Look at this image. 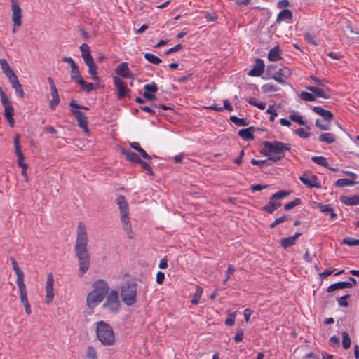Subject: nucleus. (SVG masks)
I'll use <instances>...</instances> for the list:
<instances>
[{
    "label": "nucleus",
    "mask_w": 359,
    "mask_h": 359,
    "mask_svg": "<svg viewBox=\"0 0 359 359\" xmlns=\"http://www.w3.org/2000/svg\"><path fill=\"white\" fill-rule=\"evenodd\" d=\"M88 235L85 225L79 222L77 226V235L75 244V252L79 261V277H82L90 268V255L87 250Z\"/></svg>",
    "instance_id": "nucleus-1"
},
{
    "label": "nucleus",
    "mask_w": 359,
    "mask_h": 359,
    "mask_svg": "<svg viewBox=\"0 0 359 359\" xmlns=\"http://www.w3.org/2000/svg\"><path fill=\"white\" fill-rule=\"evenodd\" d=\"M93 287V290L88 293L86 298L87 305L90 309H94L101 303L109 291L108 284L103 280H97Z\"/></svg>",
    "instance_id": "nucleus-2"
},
{
    "label": "nucleus",
    "mask_w": 359,
    "mask_h": 359,
    "mask_svg": "<svg viewBox=\"0 0 359 359\" xmlns=\"http://www.w3.org/2000/svg\"><path fill=\"white\" fill-rule=\"evenodd\" d=\"M116 203L120 210L121 222L123 228L128 238H133L134 233L132 230V226L129 217L128 203L123 196H118L116 199Z\"/></svg>",
    "instance_id": "nucleus-3"
},
{
    "label": "nucleus",
    "mask_w": 359,
    "mask_h": 359,
    "mask_svg": "<svg viewBox=\"0 0 359 359\" xmlns=\"http://www.w3.org/2000/svg\"><path fill=\"white\" fill-rule=\"evenodd\" d=\"M96 334L104 346H111L115 342V335L112 327L104 321L97 323Z\"/></svg>",
    "instance_id": "nucleus-4"
},
{
    "label": "nucleus",
    "mask_w": 359,
    "mask_h": 359,
    "mask_svg": "<svg viewBox=\"0 0 359 359\" xmlns=\"http://www.w3.org/2000/svg\"><path fill=\"white\" fill-rule=\"evenodd\" d=\"M137 285L135 283H126L122 287L121 295L122 301L128 306H132L136 302Z\"/></svg>",
    "instance_id": "nucleus-5"
},
{
    "label": "nucleus",
    "mask_w": 359,
    "mask_h": 359,
    "mask_svg": "<svg viewBox=\"0 0 359 359\" xmlns=\"http://www.w3.org/2000/svg\"><path fill=\"white\" fill-rule=\"evenodd\" d=\"M289 194L287 191H280L272 194L269 203L263 207V210L269 214L273 213L281 206L282 203L280 201L287 197Z\"/></svg>",
    "instance_id": "nucleus-6"
},
{
    "label": "nucleus",
    "mask_w": 359,
    "mask_h": 359,
    "mask_svg": "<svg viewBox=\"0 0 359 359\" xmlns=\"http://www.w3.org/2000/svg\"><path fill=\"white\" fill-rule=\"evenodd\" d=\"M263 145L271 153L276 154H283L285 151H290L291 149L290 144L283 143L280 141H264Z\"/></svg>",
    "instance_id": "nucleus-7"
},
{
    "label": "nucleus",
    "mask_w": 359,
    "mask_h": 359,
    "mask_svg": "<svg viewBox=\"0 0 359 359\" xmlns=\"http://www.w3.org/2000/svg\"><path fill=\"white\" fill-rule=\"evenodd\" d=\"M120 302L118 292L115 290L111 291L104 304V306L111 312H116L120 308Z\"/></svg>",
    "instance_id": "nucleus-8"
},
{
    "label": "nucleus",
    "mask_w": 359,
    "mask_h": 359,
    "mask_svg": "<svg viewBox=\"0 0 359 359\" xmlns=\"http://www.w3.org/2000/svg\"><path fill=\"white\" fill-rule=\"evenodd\" d=\"M12 11V21L13 26L20 27L22 24V10L20 8L18 0H11Z\"/></svg>",
    "instance_id": "nucleus-9"
},
{
    "label": "nucleus",
    "mask_w": 359,
    "mask_h": 359,
    "mask_svg": "<svg viewBox=\"0 0 359 359\" xmlns=\"http://www.w3.org/2000/svg\"><path fill=\"white\" fill-rule=\"evenodd\" d=\"M53 285H54V277L51 273H48L47 280L46 283V297H45V302L46 304H50L54 298V291H53Z\"/></svg>",
    "instance_id": "nucleus-10"
},
{
    "label": "nucleus",
    "mask_w": 359,
    "mask_h": 359,
    "mask_svg": "<svg viewBox=\"0 0 359 359\" xmlns=\"http://www.w3.org/2000/svg\"><path fill=\"white\" fill-rule=\"evenodd\" d=\"M306 89L314 94L315 97L329 99L331 97V90L327 87H316L312 86H306Z\"/></svg>",
    "instance_id": "nucleus-11"
},
{
    "label": "nucleus",
    "mask_w": 359,
    "mask_h": 359,
    "mask_svg": "<svg viewBox=\"0 0 359 359\" xmlns=\"http://www.w3.org/2000/svg\"><path fill=\"white\" fill-rule=\"evenodd\" d=\"M299 180L308 188H317L321 187V184L315 175H303L299 177Z\"/></svg>",
    "instance_id": "nucleus-12"
},
{
    "label": "nucleus",
    "mask_w": 359,
    "mask_h": 359,
    "mask_svg": "<svg viewBox=\"0 0 359 359\" xmlns=\"http://www.w3.org/2000/svg\"><path fill=\"white\" fill-rule=\"evenodd\" d=\"M290 75L291 70L288 67H284L276 72L273 74L272 78L278 83L285 84L286 83V79L290 77Z\"/></svg>",
    "instance_id": "nucleus-13"
},
{
    "label": "nucleus",
    "mask_w": 359,
    "mask_h": 359,
    "mask_svg": "<svg viewBox=\"0 0 359 359\" xmlns=\"http://www.w3.org/2000/svg\"><path fill=\"white\" fill-rule=\"evenodd\" d=\"M71 112L76 118L78 126L82 128L84 132L88 133V119L85 114L82 111L75 109H71Z\"/></svg>",
    "instance_id": "nucleus-14"
},
{
    "label": "nucleus",
    "mask_w": 359,
    "mask_h": 359,
    "mask_svg": "<svg viewBox=\"0 0 359 359\" xmlns=\"http://www.w3.org/2000/svg\"><path fill=\"white\" fill-rule=\"evenodd\" d=\"M113 82L118 90V98L121 100L126 97L127 87L125 82L118 76L114 77Z\"/></svg>",
    "instance_id": "nucleus-15"
},
{
    "label": "nucleus",
    "mask_w": 359,
    "mask_h": 359,
    "mask_svg": "<svg viewBox=\"0 0 359 359\" xmlns=\"http://www.w3.org/2000/svg\"><path fill=\"white\" fill-rule=\"evenodd\" d=\"M116 74L118 76H122L123 78H128L133 79V74L132 72L128 68V65L127 62H123L119 64L116 68Z\"/></svg>",
    "instance_id": "nucleus-16"
},
{
    "label": "nucleus",
    "mask_w": 359,
    "mask_h": 359,
    "mask_svg": "<svg viewBox=\"0 0 359 359\" xmlns=\"http://www.w3.org/2000/svg\"><path fill=\"white\" fill-rule=\"evenodd\" d=\"M311 110L321 116L325 122L330 123L333 119V114L330 110L325 109L318 106L311 107Z\"/></svg>",
    "instance_id": "nucleus-17"
},
{
    "label": "nucleus",
    "mask_w": 359,
    "mask_h": 359,
    "mask_svg": "<svg viewBox=\"0 0 359 359\" xmlns=\"http://www.w3.org/2000/svg\"><path fill=\"white\" fill-rule=\"evenodd\" d=\"M264 69V62L262 59H256L255 65L248 72V74L250 76H259Z\"/></svg>",
    "instance_id": "nucleus-18"
},
{
    "label": "nucleus",
    "mask_w": 359,
    "mask_h": 359,
    "mask_svg": "<svg viewBox=\"0 0 359 359\" xmlns=\"http://www.w3.org/2000/svg\"><path fill=\"white\" fill-rule=\"evenodd\" d=\"M4 108V117H5L6 120L8 122L11 128H13L14 124H15V121L13 118L14 108L12 106V104L5 106Z\"/></svg>",
    "instance_id": "nucleus-19"
},
{
    "label": "nucleus",
    "mask_w": 359,
    "mask_h": 359,
    "mask_svg": "<svg viewBox=\"0 0 359 359\" xmlns=\"http://www.w3.org/2000/svg\"><path fill=\"white\" fill-rule=\"evenodd\" d=\"M301 236L300 233L297 232L294 235L280 240V245L284 249H287L294 245L296 240Z\"/></svg>",
    "instance_id": "nucleus-20"
},
{
    "label": "nucleus",
    "mask_w": 359,
    "mask_h": 359,
    "mask_svg": "<svg viewBox=\"0 0 359 359\" xmlns=\"http://www.w3.org/2000/svg\"><path fill=\"white\" fill-rule=\"evenodd\" d=\"M10 259L11 261L13 269L14 270V271L15 272V274L17 276L16 283H20L24 282V273L20 269L18 262L13 257H11Z\"/></svg>",
    "instance_id": "nucleus-21"
},
{
    "label": "nucleus",
    "mask_w": 359,
    "mask_h": 359,
    "mask_svg": "<svg viewBox=\"0 0 359 359\" xmlns=\"http://www.w3.org/2000/svg\"><path fill=\"white\" fill-rule=\"evenodd\" d=\"M79 49L81 52V56L84 60L85 63L93 61V58L90 53V47L86 43H83L79 47Z\"/></svg>",
    "instance_id": "nucleus-22"
},
{
    "label": "nucleus",
    "mask_w": 359,
    "mask_h": 359,
    "mask_svg": "<svg viewBox=\"0 0 359 359\" xmlns=\"http://www.w3.org/2000/svg\"><path fill=\"white\" fill-rule=\"evenodd\" d=\"M86 65L88 67V72L92 76L93 80L95 82L98 83L100 81V77L98 76L97 67L95 65L94 60L87 62Z\"/></svg>",
    "instance_id": "nucleus-23"
},
{
    "label": "nucleus",
    "mask_w": 359,
    "mask_h": 359,
    "mask_svg": "<svg viewBox=\"0 0 359 359\" xmlns=\"http://www.w3.org/2000/svg\"><path fill=\"white\" fill-rule=\"evenodd\" d=\"M254 130L255 128L253 127H249L247 128L241 129L238 131V135L245 141L253 140Z\"/></svg>",
    "instance_id": "nucleus-24"
},
{
    "label": "nucleus",
    "mask_w": 359,
    "mask_h": 359,
    "mask_svg": "<svg viewBox=\"0 0 359 359\" xmlns=\"http://www.w3.org/2000/svg\"><path fill=\"white\" fill-rule=\"evenodd\" d=\"M345 288H351V285L349 284V282L341 281L332 284L330 286H328V287L327 288V292H332L337 290H342Z\"/></svg>",
    "instance_id": "nucleus-25"
},
{
    "label": "nucleus",
    "mask_w": 359,
    "mask_h": 359,
    "mask_svg": "<svg viewBox=\"0 0 359 359\" xmlns=\"http://www.w3.org/2000/svg\"><path fill=\"white\" fill-rule=\"evenodd\" d=\"M269 60L270 61H277L281 59V50L279 46H276L271 49L268 53L267 56Z\"/></svg>",
    "instance_id": "nucleus-26"
},
{
    "label": "nucleus",
    "mask_w": 359,
    "mask_h": 359,
    "mask_svg": "<svg viewBox=\"0 0 359 359\" xmlns=\"http://www.w3.org/2000/svg\"><path fill=\"white\" fill-rule=\"evenodd\" d=\"M17 285H18V287L19 289V293H20V297L21 302L22 303L23 305L29 304L28 299H27V296L26 286H25L24 282L17 283Z\"/></svg>",
    "instance_id": "nucleus-27"
},
{
    "label": "nucleus",
    "mask_w": 359,
    "mask_h": 359,
    "mask_svg": "<svg viewBox=\"0 0 359 359\" xmlns=\"http://www.w3.org/2000/svg\"><path fill=\"white\" fill-rule=\"evenodd\" d=\"M289 118L290 120L296 122L301 126H305L308 130L311 129V128L309 126L306 125L305 121L303 120L302 116L298 111H292L289 115Z\"/></svg>",
    "instance_id": "nucleus-28"
},
{
    "label": "nucleus",
    "mask_w": 359,
    "mask_h": 359,
    "mask_svg": "<svg viewBox=\"0 0 359 359\" xmlns=\"http://www.w3.org/2000/svg\"><path fill=\"white\" fill-rule=\"evenodd\" d=\"M341 201L346 205H359V195L352 196H342Z\"/></svg>",
    "instance_id": "nucleus-29"
},
{
    "label": "nucleus",
    "mask_w": 359,
    "mask_h": 359,
    "mask_svg": "<svg viewBox=\"0 0 359 359\" xmlns=\"http://www.w3.org/2000/svg\"><path fill=\"white\" fill-rule=\"evenodd\" d=\"M292 18V13L289 9L282 10L276 18V22H280L283 20H290Z\"/></svg>",
    "instance_id": "nucleus-30"
},
{
    "label": "nucleus",
    "mask_w": 359,
    "mask_h": 359,
    "mask_svg": "<svg viewBox=\"0 0 359 359\" xmlns=\"http://www.w3.org/2000/svg\"><path fill=\"white\" fill-rule=\"evenodd\" d=\"M123 153L126 156V159L131 162L137 163H140V162H142V160L140 158V156L137 154L130 150L123 151Z\"/></svg>",
    "instance_id": "nucleus-31"
},
{
    "label": "nucleus",
    "mask_w": 359,
    "mask_h": 359,
    "mask_svg": "<svg viewBox=\"0 0 359 359\" xmlns=\"http://www.w3.org/2000/svg\"><path fill=\"white\" fill-rule=\"evenodd\" d=\"M320 142H324L327 144H332L336 140V136L331 133H323L318 137Z\"/></svg>",
    "instance_id": "nucleus-32"
},
{
    "label": "nucleus",
    "mask_w": 359,
    "mask_h": 359,
    "mask_svg": "<svg viewBox=\"0 0 359 359\" xmlns=\"http://www.w3.org/2000/svg\"><path fill=\"white\" fill-rule=\"evenodd\" d=\"M51 91L52 100L50 101V107L54 110L56 107L59 104L60 97L58 95L57 89L53 90Z\"/></svg>",
    "instance_id": "nucleus-33"
},
{
    "label": "nucleus",
    "mask_w": 359,
    "mask_h": 359,
    "mask_svg": "<svg viewBox=\"0 0 359 359\" xmlns=\"http://www.w3.org/2000/svg\"><path fill=\"white\" fill-rule=\"evenodd\" d=\"M358 182L354 181L353 180H350L348 178L339 179L335 182V185L338 187H344L346 186H351L357 184Z\"/></svg>",
    "instance_id": "nucleus-34"
},
{
    "label": "nucleus",
    "mask_w": 359,
    "mask_h": 359,
    "mask_svg": "<svg viewBox=\"0 0 359 359\" xmlns=\"http://www.w3.org/2000/svg\"><path fill=\"white\" fill-rule=\"evenodd\" d=\"M71 79L75 82H78L80 79H82V76H81L79 67L77 65H73L71 67Z\"/></svg>",
    "instance_id": "nucleus-35"
},
{
    "label": "nucleus",
    "mask_w": 359,
    "mask_h": 359,
    "mask_svg": "<svg viewBox=\"0 0 359 359\" xmlns=\"http://www.w3.org/2000/svg\"><path fill=\"white\" fill-rule=\"evenodd\" d=\"M77 83L79 84L80 87L86 93H90L93 90L96 89V88L92 83H88L85 81L83 79H80V81H78Z\"/></svg>",
    "instance_id": "nucleus-36"
},
{
    "label": "nucleus",
    "mask_w": 359,
    "mask_h": 359,
    "mask_svg": "<svg viewBox=\"0 0 359 359\" xmlns=\"http://www.w3.org/2000/svg\"><path fill=\"white\" fill-rule=\"evenodd\" d=\"M311 160L315 163L323 166L325 168L329 167V163L327 162V160L324 156H313L311 157Z\"/></svg>",
    "instance_id": "nucleus-37"
},
{
    "label": "nucleus",
    "mask_w": 359,
    "mask_h": 359,
    "mask_svg": "<svg viewBox=\"0 0 359 359\" xmlns=\"http://www.w3.org/2000/svg\"><path fill=\"white\" fill-rule=\"evenodd\" d=\"M202 294L203 289L201 287L197 286L194 294L191 299V303L193 304L197 305L199 303V300L201 298Z\"/></svg>",
    "instance_id": "nucleus-38"
},
{
    "label": "nucleus",
    "mask_w": 359,
    "mask_h": 359,
    "mask_svg": "<svg viewBox=\"0 0 359 359\" xmlns=\"http://www.w3.org/2000/svg\"><path fill=\"white\" fill-rule=\"evenodd\" d=\"M20 135H16L14 137L15 151L18 158L23 156V154L21 151V147L20 144Z\"/></svg>",
    "instance_id": "nucleus-39"
},
{
    "label": "nucleus",
    "mask_w": 359,
    "mask_h": 359,
    "mask_svg": "<svg viewBox=\"0 0 359 359\" xmlns=\"http://www.w3.org/2000/svg\"><path fill=\"white\" fill-rule=\"evenodd\" d=\"M144 57L147 61L154 65H158L161 62V60L158 57L149 53H146Z\"/></svg>",
    "instance_id": "nucleus-40"
},
{
    "label": "nucleus",
    "mask_w": 359,
    "mask_h": 359,
    "mask_svg": "<svg viewBox=\"0 0 359 359\" xmlns=\"http://www.w3.org/2000/svg\"><path fill=\"white\" fill-rule=\"evenodd\" d=\"M300 98L306 102H314L316 101V97L313 93H311L306 91H302L299 95Z\"/></svg>",
    "instance_id": "nucleus-41"
},
{
    "label": "nucleus",
    "mask_w": 359,
    "mask_h": 359,
    "mask_svg": "<svg viewBox=\"0 0 359 359\" xmlns=\"http://www.w3.org/2000/svg\"><path fill=\"white\" fill-rule=\"evenodd\" d=\"M342 336V346L344 349H348L351 346V339L348 334L346 332H343L341 333Z\"/></svg>",
    "instance_id": "nucleus-42"
},
{
    "label": "nucleus",
    "mask_w": 359,
    "mask_h": 359,
    "mask_svg": "<svg viewBox=\"0 0 359 359\" xmlns=\"http://www.w3.org/2000/svg\"><path fill=\"white\" fill-rule=\"evenodd\" d=\"M230 120L237 126H246L248 125L245 119L238 118L236 116H231Z\"/></svg>",
    "instance_id": "nucleus-43"
},
{
    "label": "nucleus",
    "mask_w": 359,
    "mask_h": 359,
    "mask_svg": "<svg viewBox=\"0 0 359 359\" xmlns=\"http://www.w3.org/2000/svg\"><path fill=\"white\" fill-rule=\"evenodd\" d=\"M341 243L348 246H356L359 245V239L346 237L342 240Z\"/></svg>",
    "instance_id": "nucleus-44"
},
{
    "label": "nucleus",
    "mask_w": 359,
    "mask_h": 359,
    "mask_svg": "<svg viewBox=\"0 0 359 359\" xmlns=\"http://www.w3.org/2000/svg\"><path fill=\"white\" fill-rule=\"evenodd\" d=\"M236 312L228 313L227 318L225 320V324L228 326H233L235 323Z\"/></svg>",
    "instance_id": "nucleus-45"
},
{
    "label": "nucleus",
    "mask_w": 359,
    "mask_h": 359,
    "mask_svg": "<svg viewBox=\"0 0 359 359\" xmlns=\"http://www.w3.org/2000/svg\"><path fill=\"white\" fill-rule=\"evenodd\" d=\"M302 201L300 198H295L294 201H290L284 205V209L287 211L290 210L293 208L301 204Z\"/></svg>",
    "instance_id": "nucleus-46"
},
{
    "label": "nucleus",
    "mask_w": 359,
    "mask_h": 359,
    "mask_svg": "<svg viewBox=\"0 0 359 359\" xmlns=\"http://www.w3.org/2000/svg\"><path fill=\"white\" fill-rule=\"evenodd\" d=\"M262 89L264 93H268L276 92L279 90V88L271 83H266L262 86Z\"/></svg>",
    "instance_id": "nucleus-47"
},
{
    "label": "nucleus",
    "mask_w": 359,
    "mask_h": 359,
    "mask_svg": "<svg viewBox=\"0 0 359 359\" xmlns=\"http://www.w3.org/2000/svg\"><path fill=\"white\" fill-rule=\"evenodd\" d=\"M350 297V295L348 294H346L345 295H343L341 297H339L337 299V301L338 302V304L341 307H347L348 306V303L347 299Z\"/></svg>",
    "instance_id": "nucleus-48"
},
{
    "label": "nucleus",
    "mask_w": 359,
    "mask_h": 359,
    "mask_svg": "<svg viewBox=\"0 0 359 359\" xmlns=\"http://www.w3.org/2000/svg\"><path fill=\"white\" fill-rule=\"evenodd\" d=\"M330 123L326 122L323 123V121L320 119H316L315 122V125L321 130H330Z\"/></svg>",
    "instance_id": "nucleus-49"
},
{
    "label": "nucleus",
    "mask_w": 359,
    "mask_h": 359,
    "mask_svg": "<svg viewBox=\"0 0 359 359\" xmlns=\"http://www.w3.org/2000/svg\"><path fill=\"white\" fill-rule=\"evenodd\" d=\"M311 79L313 81L316 85L320 87H325L326 83H328L325 79H320L315 76H311Z\"/></svg>",
    "instance_id": "nucleus-50"
},
{
    "label": "nucleus",
    "mask_w": 359,
    "mask_h": 359,
    "mask_svg": "<svg viewBox=\"0 0 359 359\" xmlns=\"http://www.w3.org/2000/svg\"><path fill=\"white\" fill-rule=\"evenodd\" d=\"M0 96L1 102L4 107L7 105H11L6 93L1 88H0Z\"/></svg>",
    "instance_id": "nucleus-51"
},
{
    "label": "nucleus",
    "mask_w": 359,
    "mask_h": 359,
    "mask_svg": "<svg viewBox=\"0 0 359 359\" xmlns=\"http://www.w3.org/2000/svg\"><path fill=\"white\" fill-rule=\"evenodd\" d=\"M202 13H204L205 18L206 21L208 22H215L217 20L218 18L217 15L215 13H210L207 11H203Z\"/></svg>",
    "instance_id": "nucleus-52"
},
{
    "label": "nucleus",
    "mask_w": 359,
    "mask_h": 359,
    "mask_svg": "<svg viewBox=\"0 0 359 359\" xmlns=\"http://www.w3.org/2000/svg\"><path fill=\"white\" fill-rule=\"evenodd\" d=\"M266 113L270 114V121H274L276 117L278 116V113L276 112V109L273 105L270 106L267 109Z\"/></svg>",
    "instance_id": "nucleus-53"
},
{
    "label": "nucleus",
    "mask_w": 359,
    "mask_h": 359,
    "mask_svg": "<svg viewBox=\"0 0 359 359\" xmlns=\"http://www.w3.org/2000/svg\"><path fill=\"white\" fill-rule=\"evenodd\" d=\"M144 89L145 92H148V93H156L158 91L157 85L154 82L151 83L144 85Z\"/></svg>",
    "instance_id": "nucleus-54"
},
{
    "label": "nucleus",
    "mask_w": 359,
    "mask_h": 359,
    "mask_svg": "<svg viewBox=\"0 0 359 359\" xmlns=\"http://www.w3.org/2000/svg\"><path fill=\"white\" fill-rule=\"evenodd\" d=\"M86 356L88 359H96L97 351L93 346H88L86 351Z\"/></svg>",
    "instance_id": "nucleus-55"
},
{
    "label": "nucleus",
    "mask_w": 359,
    "mask_h": 359,
    "mask_svg": "<svg viewBox=\"0 0 359 359\" xmlns=\"http://www.w3.org/2000/svg\"><path fill=\"white\" fill-rule=\"evenodd\" d=\"M295 134L299 137L306 139L311 136V133L304 130V128H299L295 130Z\"/></svg>",
    "instance_id": "nucleus-56"
},
{
    "label": "nucleus",
    "mask_w": 359,
    "mask_h": 359,
    "mask_svg": "<svg viewBox=\"0 0 359 359\" xmlns=\"http://www.w3.org/2000/svg\"><path fill=\"white\" fill-rule=\"evenodd\" d=\"M12 88L13 89H15V93L17 94L18 96L20 97H24V95H25V93H24V90H23V88H22V85L20 84V83H18V84H15L14 86H12Z\"/></svg>",
    "instance_id": "nucleus-57"
},
{
    "label": "nucleus",
    "mask_w": 359,
    "mask_h": 359,
    "mask_svg": "<svg viewBox=\"0 0 359 359\" xmlns=\"http://www.w3.org/2000/svg\"><path fill=\"white\" fill-rule=\"evenodd\" d=\"M287 219V217L285 216V215H283L282 217H280L278 218H277L274 222H273L271 224H270V228L271 229H273L275 228L277 225L285 222L286 220Z\"/></svg>",
    "instance_id": "nucleus-58"
},
{
    "label": "nucleus",
    "mask_w": 359,
    "mask_h": 359,
    "mask_svg": "<svg viewBox=\"0 0 359 359\" xmlns=\"http://www.w3.org/2000/svg\"><path fill=\"white\" fill-rule=\"evenodd\" d=\"M329 344L332 347H339L340 340L337 336H332L329 340Z\"/></svg>",
    "instance_id": "nucleus-59"
},
{
    "label": "nucleus",
    "mask_w": 359,
    "mask_h": 359,
    "mask_svg": "<svg viewBox=\"0 0 359 359\" xmlns=\"http://www.w3.org/2000/svg\"><path fill=\"white\" fill-rule=\"evenodd\" d=\"M304 39L305 41H306L308 43H310L311 44H313V45H318V42L316 40L315 37L313 36H312L311 34L309 33H306L304 35Z\"/></svg>",
    "instance_id": "nucleus-60"
},
{
    "label": "nucleus",
    "mask_w": 359,
    "mask_h": 359,
    "mask_svg": "<svg viewBox=\"0 0 359 359\" xmlns=\"http://www.w3.org/2000/svg\"><path fill=\"white\" fill-rule=\"evenodd\" d=\"M0 66L3 73L6 72V71L11 69L8 62L6 59L4 58L0 59Z\"/></svg>",
    "instance_id": "nucleus-61"
},
{
    "label": "nucleus",
    "mask_w": 359,
    "mask_h": 359,
    "mask_svg": "<svg viewBox=\"0 0 359 359\" xmlns=\"http://www.w3.org/2000/svg\"><path fill=\"white\" fill-rule=\"evenodd\" d=\"M69 106L71 107L72 109H75V110H78L79 109H86V110L88 109V108L86 107L79 105L74 100H72L70 101Z\"/></svg>",
    "instance_id": "nucleus-62"
},
{
    "label": "nucleus",
    "mask_w": 359,
    "mask_h": 359,
    "mask_svg": "<svg viewBox=\"0 0 359 359\" xmlns=\"http://www.w3.org/2000/svg\"><path fill=\"white\" fill-rule=\"evenodd\" d=\"M235 271V269L232 265H229L226 272V278L224 280V283H226L229 279L230 278V276Z\"/></svg>",
    "instance_id": "nucleus-63"
},
{
    "label": "nucleus",
    "mask_w": 359,
    "mask_h": 359,
    "mask_svg": "<svg viewBox=\"0 0 359 359\" xmlns=\"http://www.w3.org/2000/svg\"><path fill=\"white\" fill-rule=\"evenodd\" d=\"M244 334L242 330H238L234 337V341L238 343L243 339Z\"/></svg>",
    "instance_id": "nucleus-64"
}]
</instances>
